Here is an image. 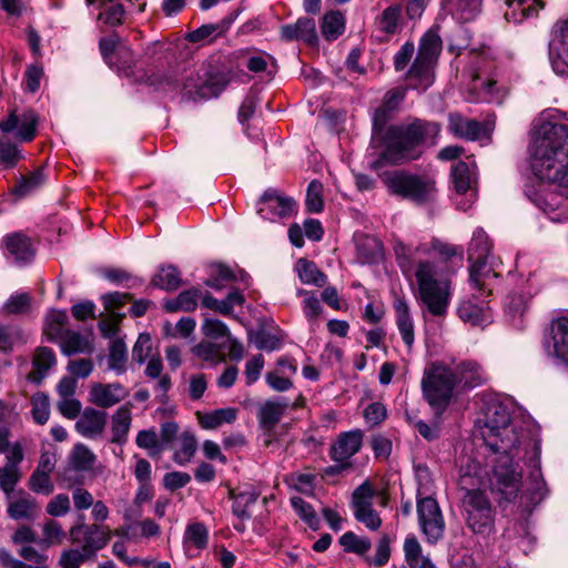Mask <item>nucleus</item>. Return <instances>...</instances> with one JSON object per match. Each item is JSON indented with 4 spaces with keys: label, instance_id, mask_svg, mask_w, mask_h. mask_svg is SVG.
<instances>
[{
    "label": "nucleus",
    "instance_id": "1",
    "mask_svg": "<svg viewBox=\"0 0 568 568\" xmlns=\"http://www.w3.org/2000/svg\"><path fill=\"white\" fill-rule=\"evenodd\" d=\"M481 436L497 455L494 459L490 486L504 500H514L521 487L524 462L530 469L535 489L544 484L540 471V440L511 418L509 407L496 399L485 404Z\"/></svg>",
    "mask_w": 568,
    "mask_h": 568
},
{
    "label": "nucleus",
    "instance_id": "2",
    "mask_svg": "<svg viewBox=\"0 0 568 568\" xmlns=\"http://www.w3.org/2000/svg\"><path fill=\"white\" fill-rule=\"evenodd\" d=\"M394 111L378 106L373 115L372 141L379 140L383 151L371 163L379 171L386 165H400L422 156L424 148L434 146L442 130L439 123L414 118L410 121L390 124Z\"/></svg>",
    "mask_w": 568,
    "mask_h": 568
},
{
    "label": "nucleus",
    "instance_id": "3",
    "mask_svg": "<svg viewBox=\"0 0 568 568\" xmlns=\"http://www.w3.org/2000/svg\"><path fill=\"white\" fill-rule=\"evenodd\" d=\"M531 169L568 197V125L540 118L531 145Z\"/></svg>",
    "mask_w": 568,
    "mask_h": 568
},
{
    "label": "nucleus",
    "instance_id": "4",
    "mask_svg": "<svg viewBox=\"0 0 568 568\" xmlns=\"http://www.w3.org/2000/svg\"><path fill=\"white\" fill-rule=\"evenodd\" d=\"M405 276H414L418 298L427 311L433 316L445 317L452 298L450 280L439 271L437 264L415 257L413 270Z\"/></svg>",
    "mask_w": 568,
    "mask_h": 568
},
{
    "label": "nucleus",
    "instance_id": "5",
    "mask_svg": "<svg viewBox=\"0 0 568 568\" xmlns=\"http://www.w3.org/2000/svg\"><path fill=\"white\" fill-rule=\"evenodd\" d=\"M405 276H414L418 298L427 311L433 316L445 317L452 298L450 280L439 271L437 264L415 257L413 270Z\"/></svg>",
    "mask_w": 568,
    "mask_h": 568
},
{
    "label": "nucleus",
    "instance_id": "6",
    "mask_svg": "<svg viewBox=\"0 0 568 568\" xmlns=\"http://www.w3.org/2000/svg\"><path fill=\"white\" fill-rule=\"evenodd\" d=\"M382 180L390 194L409 200L416 205H427L436 201V181L428 175L397 170L383 174Z\"/></svg>",
    "mask_w": 568,
    "mask_h": 568
},
{
    "label": "nucleus",
    "instance_id": "7",
    "mask_svg": "<svg viewBox=\"0 0 568 568\" xmlns=\"http://www.w3.org/2000/svg\"><path fill=\"white\" fill-rule=\"evenodd\" d=\"M456 385L457 379L453 369L440 363H433L424 371L422 379L423 395L436 412L446 409Z\"/></svg>",
    "mask_w": 568,
    "mask_h": 568
},
{
    "label": "nucleus",
    "instance_id": "8",
    "mask_svg": "<svg viewBox=\"0 0 568 568\" xmlns=\"http://www.w3.org/2000/svg\"><path fill=\"white\" fill-rule=\"evenodd\" d=\"M468 528L487 537L495 531V510L487 494L479 489L467 490L463 499Z\"/></svg>",
    "mask_w": 568,
    "mask_h": 568
},
{
    "label": "nucleus",
    "instance_id": "9",
    "mask_svg": "<svg viewBox=\"0 0 568 568\" xmlns=\"http://www.w3.org/2000/svg\"><path fill=\"white\" fill-rule=\"evenodd\" d=\"M396 262L404 275L413 270V260L415 257L430 256L432 252L437 253L444 261H449L457 254H463V248L433 239L429 243H419L416 246H409L404 243H397L394 246Z\"/></svg>",
    "mask_w": 568,
    "mask_h": 568
},
{
    "label": "nucleus",
    "instance_id": "10",
    "mask_svg": "<svg viewBox=\"0 0 568 568\" xmlns=\"http://www.w3.org/2000/svg\"><path fill=\"white\" fill-rule=\"evenodd\" d=\"M203 79L199 73L186 77L181 93L189 100L210 99L217 97L230 83L231 78L225 72L209 73L204 71Z\"/></svg>",
    "mask_w": 568,
    "mask_h": 568
},
{
    "label": "nucleus",
    "instance_id": "11",
    "mask_svg": "<svg viewBox=\"0 0 568 568\" xmlns=\"http://www.w3.org/2000/svg\"><path fill=\"white\" fill-rule=\"evenodd\" d=\"M418 525L428 544H436L445 534L446 524L437 500L433 497L417 499Z\"/></svg>",
    "mask_w": 568,
    "mask_h": 568
},
{
    "label": "nucleus",
    "instance_id": "12",
    "mask_svg": "<svg viewBox=\"0 0 568 568\" xmlns=\"http://www.w3.org/2000/svg\"><path fill=\"white\" fill-rule=\"evenodd\" d=\"M374 496L375 489L368 480H365L354 489L351 501L355 519L371 531L378 530L383 524L379 514L373 507Z\"/></svg>",
    "mask_w": 568,
    "mask_h": 568
},
{
    "label": "nucleus",
    "instance_id": "13",
    "mask_svg": "<svg viewBox=\"0 0 568 568\" xmlns=\"http://www.w3.org/2000/svg\"><path fill=\"white\" fill-rule=\"evenodd\" d=\"M70 537L73 542H80L81 548L93 559L110 541L111 530L108 526L81 524L71 528Z\"/></svg>",
    "mask_w": 568,
    "mask_h": 568
},
{
    "label": "nucleus",
    "instance_id": "14",
    "mask_svg": "<svg viewBox=\"0 0 568 568\" xmlns=\"http://www.w3.org/2000/svg\"><path fill=\"white\" fill-rule=\"evenodd\" d=\"M38 123L39 118L33 110L27 109L21 112L14 110L0 122V130L3 133L17 131L16 136L21 142H30L37 134Z\"/></svg>",
    "mask_w": 568,
    "mask_h": 568
},
{
    "label": "nucleus",
    "instance_id": "15",
    "mask_svg": "<svg viewBox=\"0 0 568 568\" xmlns=\"http://www.w3.org/2000/svg\"><path fill=\"white\" fill-rule=\"evenodd\" d=\"M496 265V260L469 262V283L477 300L484 301L493 294V282L499 276L495 272Z\"/></svg>",
    "mask_w": 568,
    "mask_h": 568
},
{
    "label": "nucleus",
    "instance_id": "16",
    "mask_svg": "<svg viewBox=\"0 0 568 568\" xmlns=\"http://www.w3.org/2000/svg\"><path fill=\"white\" fill-rule=\"evenodd\" d=\"M0 247L4 250L7 258L21 266L31 263L36 254L31 239L23 232L6 234Z\"/></svg>",
    "mask_w": 568,
    "mask_h": 568
},
{
    "label": "nucleus",
    "instance_id": "17",
    "mask_svg": "<svg viewBox=\"0 0 568 568\" xmlns=\"http://www.w3.org/2000/svg\"><path fill=\"white\" fill-rule=\"evenodd\" d=\"M295 209V202L291 197L282 196L277 190L267 189L260 199L257 213L267 220L290 216Z\"/></svg>",
    "mask_w": 568,
    "mask_h": 568
},
{
    "label": "nucleus",
    "instance_id": "18",
    "mask_svg": "<svg viewBox=\"0 0 568 568\" xmlns=\"http://www.w3.org/2000/svg\"><path fill=\"white\" fill-rule=\"evenodd\" d=\"M363 438L364 434L361 429L341 433L329 448L328 455L331 459L333 462L352 463L351 458L363 446Z\"/></svg>",
    "mask_w": 568,
    "mask_h": 568
},
{
    "label": "nucleus",
    "instance_id": "19",
    "mask_svg": "<svg viewBox=\"0 0 568 568\" xmlns=\"http://www.w3.org/2000/svg\"><path fill=\"white\" fill-rule=\"evenodd\" d=\"M128 395L129 390L120 383H93L89 389V402L101 408H110Z\"/></svg>",
    "mask_w": 568,
    "mask_h": 568
},
{
    "label": "nucleus",
    "instance_id": "20",
    "mask_svg": "<svg viewBox=\"0 0 568 568\" xmlns=\"http://www.w3.org/2000/svg\"><path fill=\"white\" fill-rule=\"evenodd\" d=\"M7 499V514L14 520H30L36 518L40 513V507L37 500L24 490H19L16 496L11 495V498Z\"/></svg>",
    "mask_w": 568,
    "mask_h": 568
},
{
    "label": "nucleus",
    "instance_id": "21",
    "mask_svg": "<svg viewBox=\"0 0 568 568\" xmlns=\"http://www.w3.org/2000/svg\"><path fill=\"white\" fill-rule=\"evenodd\" d=\"M290 403L285 397L267 399L258 406L257 419L262 429L271 432L282 419Z\"/></svg>",
    "mask_w": 568,
    "mask_h": 568
},
{
    "label": "nucleus",
    "instance_id": "22",
    "mask_svg": "<svg viewBox=\"0 0 568 568\" xmlns=\"http://www.w3.org/2000/svg\"><path fill=\"white\" fill-rule=\"evenodd\" d=\"M448 130L455 138L476 141L484 134L485 126L477 120L455 112L448 114Z\"/></svg>",
    "mask_w": 568,
    "mask_h": 568
},
{
    "label": "nucleus",
    "instance_id": "23",
    "mask_svg": "<svg viewBox=\"0 0 568 568\" xmlns=\"http://www.w3.org/2000/svg\"><path fill=\"white\" fill-rule=\"evenodd\" d=\"M551 351L550 354L568 367V317L562 316L551 322Z\"/></svg>",
    "mask_w": 568,
    "mask_h": 568
},
{
    "label": "nucleus",
    "instance_id": "24",
    "mask_svg": "<svg viewBox=\"0 0 568 568\" xmlns=\"http://www.w3.org/2000/svg\"><path fill=\"white\" fill-rule=\"evenodd\" d=\"M457 384L463 385L465 388H475L484 385L488 381V375L477 362L464 361L456 365L453 371Z\"/></svg>",
    "mask_w": 568,
    "mask_h": 568
},
{
    "label": "nucleus",
    "instance_id": "25",
    "mask_svg": "<svg viewBox=\"0 0 568 568\" xmlns=\"http://www.w3.org/2000/svg\"><path fill=\"white\" fill-rule=\"evenodd\" d=\"M507 10L505 19L514 23H520L527 18L537 17L539 10L545 8L542 0H505Z\"/></svg>",
    "mask_w": 568,
    "mask_h": 568
},
{
    "label": "nucleus",
    "instance_id": "26",
    "mask_svg": "<svg viewBox=\"0 0 568 568\" xmlns=\"http://www.w3.org/2000/svg\"><path fill=\"white\" fill-rule=\"evenodd\" d=\"M436 63L437 62L416 55L407 73V79L415 89L425 91L433 84Z\"/></svg>",
    "mask_w": 568,
    "mask_h": 568
},
{
    "label": "nucleus",
    "instance_id": "27",
    "mask_svg": "<svg viewBox=\"0 0 568 568\" xmlns=\"http://www.w3.org/2000/svg\"><path fill=\"white\" fill-rule=\"evenodd\" d=\"M106 422V413L94 408H85L75 423V429L84 437H97L102 434Z\"/></svg>",
    "mask_w": 568,
    "mask_h": 568
},
{
    "label": "nucleus",
    "instance_id": "28",
    "mask_svg": "<svg viewBox=\"0 0 568 568\" xmlns=\"http://www.w3.org/2000/svg\"><path fill=\"white\" fill-rule=\"evenodd\" d=\"M209 530L202 523H191L186 526L183 536V548L185 552L193 557L194 551L203 550L209 545Z\"/></svg>",
    "mask_w": 568,
    "mask_h": 568
},
{
    "label": "nucleus",
    "instance_id": "29",
    "mask_svg": "<svg viewBox=\"0 0 568 568\" xmlns=\"http://www.w3.org/2000/svg\"><path fill=\"white\" fill-rule=\"evenodd\" d=\"M396 325L405 345L410 348L415 341L414 322L409 313V306L404 298L394 302Z\"/></svg>",
    "mask_w": 568,
    "mask_h": 568
},
{
    "label": "nucleus",
    "instance_id": "30",
    "mask_svg": "<svg viewBox=\"0 0 568 568\" xmlns=\"http://www.w3.org/2000/svg\"><path fill=\"white\" fill-rule=\"evenodd\" d=\"M132 403H125L121 407H119L114 414L112 415V443L124 444L128 439V433L130 430L131 422H132Z\"/></svg>",
    "mask_w": 568,
    "mask_h": 568
},
{
    "label": "nucleus",
    "instance_id": "31",
    "mask_svg": "<svg viewBox=\"0 0 568 568\" xmlns=\"http://www.w3.org/2000/svg\"><path fill=\"white\" fill-rule=\"evenodd\" d=\"M59 345L61 352L67 356L75 354H92L94 349L93 344L88 336L72 329L64 333Z\"/></svg>",
    "mask_w": 568,
    "mask_h": 568
},
{
    "label": "nucleus",
    "instance_id": "32",
    "mask_svg": "<svg viewBox=\"0 0 568 568\" xmlns=\"http://www.w3.org/2000/svg\"><path fill=\"white\" fill-rule=\"evenodd\" d=\"M491 250L493 244L488 235L483 229H477L468 245V262L495 260Z\"/></svg>",
    "mask_w": 568,
    "mask_h": 568
},
{
    "label": "nucleus",
    "instance_id": "33",
    "mask_svg": "<svg viewBox=\"0 0 568 568\" xmlns=\"http://www.w3.org/2000/svg\"><path fill=\"white\" fill-rule=\"evenodd\" d=\"M356 256L362 264H374L383 258V244L375 236H363L356 244Z\"/></svg>",
    "mask_w": 568,
    "mask_h": 568
},
{
    "label": "nucleus",
    "instance_id": "34",
    "mask_svg": "<svg viewBox=\"0 0 568 568\" xmlns=\"http://www.w3.org/2000/svg\"><path fill=\"white\" fill-rule=\"evenodd\" d=\"M55 355L51 348L38 347L33 356V371L29 374V379L41 383L48 371L55 365Z\"/></svg>",
    "mask_w": 568,
    "mask_h": 568
},
{
    "label": "nucleus",
    "instance_id": "35",
    "mask_svg": "<svg viewBox=\"0 0 568 568\" xmlns=\"http://www.w3.org/2000/svg\"><path fill=\"white\" fill-rule=\"evenodd\" d=\"M402 21V6L400 4H392L383 10V12L375 18V24L377 26L378 31L387 34L394 36L400 29Z\"/></svg>",
    "mask_w": 568,
    "mask_h": 568
},
{
    "label": "nucleus",
    "instance_id": "36",
    "mask_svg": "<svg viewBox=\"0 0 568 568\" xmlns=\"http://www.w3.org/2000/svg\"><path fill=\"white\" fill-rule=\"evenodd\" d=\"M202 297L201 290L192 287L181 292L175 298L166 301L164 308L168 312H193L197 306L199 298L202 300Z\"/></svg>",
    "mask_w": 568,
    "mask_h": 568
},
{
    "label": "nucleus",
    "instance_id": "37",
    "mask_svg": "<svg viewBox=\"0 0 568 568\" xmlns=\"http://www.w3.org/2000/svg\"><path fill=\"white\" fill-rule=\"evenodd\" d=\"M237 410L233 407L219 408L205 414L197 413L199 423L205 429H214L236 419Z\"/></svg>",
    "mask_w": 568,
    "mask_h": 568
},
{
    "label": "nucleus",
    "instance_id": "38",
    "mask_svg": "<svg viewBox=\"0 0 568 568\" xmlns=\"http://www.w3.org/2000/svg\"><path fill=\"white\" fill-rule=\"evenodd\" d=\"M458 316L465 322L474 326L483 325L490 321V312L488 307H481L471 301H464L458 306Z\"/></svg>",
    "mask_w": 568,
    "mask_h": 568
},
{
    "label": "nucleus",
    "instance_id": "39",
    "mask_svg": "<svg viewBox=\"0 0 568 568\" xmlns=\"http://www.w3.org/2000/svg\"><path fill=\"white\" fill-rule=\"evenodd\" d=\"M68 314L65 311L53 310L45 317L44 333L50 341L60 342L64 333L69 331L65 328L68 323Z\"/></svg>",
    "mask_w": 568,
    "mask_h": 568
},
{
    "label": "nucleus",
    "instance_id": "40",
    "mask_svg": "<svg viewBox=\"0 0 568 568\" xmlns=\"http://www.w3.org/2000/svg\"><path fill=\"white\" fill-rule=\"evenodd\" d=\"M197 450V440L193 433L183 432L179 437V447L173 453V460L180 466L191 462Z\"/></svg>",
    "mask_w": 568,
    "mask_h": 568
},
{
    "label": "nucleus",
    "instance_id": "41",
    "mask_svg": "<svg viewBox=\"0 0 568 568\" xmlns=\"http://www.w3.org/2000/svg\"><path fill=\"white\" fill-rule=\"evenodd\" d=\"M321 30L326 40L333 41L345 31V17L341 11H328L322 19Z\"/></svg>",
    "mask_w": 568,
    "mask_h": 568
},
{
    "label": "nucleus",
    "instance_id": "42",
    "mask_svg": "<svg viewBox=\"0 0 568 568\" xmlns=\"http://www.w3.org/2000/svg\"><path fill=\"white\" fill-rule=\"evenodd\" d=\"M181 272L174 265L161 266L151 284L165 291H174L181 285Z\"/></svg>",
    "mask_w": 568,
    "mask_h": 568
},
{
    "label": "nucleus",
    "instance_id": "43",
    "mask_svg": "<svg viewBox=\"0 0 568 568\" xmlns=\"http://www.w3.org/2000/svg\"><path fill=\"white\" fill-rule=\"evenodd\" d=\"M443 47L437 31L430 29L420 39L417 55L437 62Z\"/></svg>",
    "mask_w": 568,
    "mask_h": 568
},
{
    "label": "nucleus",
    "instance_id": "44",
    "mask_svg": "<svg viewBox=\"0 0 568 568\" xmlns=\"http://www.w3.org/2000/svg\"><path fill=\"white\" fill-rule=\"evenodd\" d=\"M45 182V175L42 169H37L30 174L22 176L17 185L12 189V193L19 197H26L40 189Z\"/></svg>",
    "mask_w": 568,
    "mask_h": 568
},
{
    "label": "nucleus",
    "instance_id": "45",
    "mask_svg": "<svg viewBox=\"0 0 568 568\" xmlns=\"http://www.w3.org/2000/svg\"><path fill=\"white\" fill-rule=\"evenodd\" d=\"M300 280L304 284L322 287L327 281V276L318 270L314 262L306 258H300L296 264Z\"/></svg>",
    "mask_w": 568,
    "mask_h": 568
},
{
    "label": "nucleus",
    "instance_id": "46",
    "mask_svg": "<svg viewBox=\"0 0 568 568\" xmlns=\"http://www.w3.org/2000/svg\"><path fill=\"white\" fill-rule=\"evenodd\" d=\"M528 308V298L524 294H510L505 301V312L513 325L521 327V322Z\"/></svg>",
    "mask_w": 568,
    "mask_h": 568
},
{
    "label": "nucleus",
    "instance_id": "47",
    "mask_svg": "<svg viewBox=\"0 0 568 568\" xmlns=\"http://www.w3.org/2000/svg\"><path fill=\"white\" fill-rule=\"evenodd\" d=\"M473 175L470 165L464 161H458L452 166V179L458 194H465L471 189L474 183Z\"/></svg>",
    "mask_w": 568,
    "mask_h": 568
},
{
    "label": "nucleus",
    "instance_id": "48",
    "mask_svg": "<svg viewBox=\"0 0 568 568\" xmlns=\"http://www.w3.org/2000/svg\"><path fill=\"white\" fill-rule=\"evenodd\" d=\"M32 296L28 292H16L9 296L2 306L6 315H26L30 312Z\"/></svg>",
    "mask_w": 568,
    "mask_h": 568
},
{
    "label": "nucleus",
    "instance_id": "49",
    "mask_svg": "<svg viewBox=\"0 0 568 568\" xmlns=\"http://www.w3.org/2000/svg\"><path fill=\"white\" fill-rule=\"evenodd\" d=\"M339 545L346 552L357 556H365L372 547V542L367 537H359L353 531H346L339 537Z\"/></svg>",
    "mask_w": 568,
    "mask_h": 568
},
{
    "label": "nucleus",
    "instance_id": "50",
    "mask_svg": "<svg viewBox=\"0 0 568 568\" xmlns=\"http://www.w3.org/2000/svg\"><path fill=\"white\" fill-rule=\"evenodd\" d=\"M126 363V346L123 341L114 339L110 346V353L108 357V366L116 374H123L125 372Z\"/></svg>",
    "mask_w": 568,
    "mask_h": 568
},
{
    "label": "nucleus",
    "instance_id": "51",
    "mask_svg": "<svg viewBox=\"0 0 568 568\" xmlns=\"http://www.w3.org/2000/svg\"><path fill=\"white\" fill-rule=\"evenodd\" d=\"M70 459L74 469L87 471L93 467L95 455L85 445L78 444L74 446Z\"/></svg>",
    "mask_w": 568,
    "mask_h": 568
},
{
    "label": "nucleus",
    "instance_id": "52",
    "mask_svg": "<svg viewBox=\"0 0 568 568\" xmlns=\"http://www.w3.org/2000/svg\"><path fill=\"white\" fill-rule=\"evenodd\" d=\"M135 444L143 449L149 450L151 457H159L163 450L159 436L154 429H143L138 433Z\"/></svg>",
    "mask_w": 568,
    "mask_h": 568
},
{
    "label": "nucleus",
    "instance_id": "53",
    "mask_svg": "<svg viewBox=\"0 0 568 568\" xmlns=\"http://www.w3.org/2000/svg\"><path fill=\"white\" fill-rule=\"evenodd\" d=\"M405 560L409 568L430 561L429 557L422 554V547L416 537H407L404 541Z\"/></svg>",
    "mask_w": 568,
    "mask_h": 568
},
{
    "label": "nucleus",
    "instance_id": "54",
    "mask_svg": "<svg viewBox=\"0 0 568 568\" xmlns=\"http://www.w3.org/2000/svg\"><path fill=\"white\" fill-rule=\"evenodd\" d=\"M221 349V345L202 342L193 347V354L205 362L216 365L225 361V356L222 354Z\"/></svg>",
    "mask_w": 568,
    "mask_h": 568
},
{
    "label": "nucleus",
    "instance_id": "55",
    "mask_svg": "<svg viewBox=\"0 0 568 568\" xmlns=\"http://www.w3.org/2000/svg\"><path fill=\"white\" fill-rule=\"evenodd\" d=\"M291 504L302 520H304L313 529L318 528L320 519L311 504L305 501L302 497H292Z\"/></svg>",
    "mask_w": 568,
    "mask_h": 568
},
{
    "label": "nucleus",
    "instance_id": "56",
    "mask_svg": "<svg viewBox=\"0 0 568 568\" xmlns=\"http://www.w3.org/2000/svg\"><path fill=\"white\" fill-rule=\"evenodd\" d=\"M21 478L22 471L20 468H11V466L0 467V489L4 493L6 498H11V495Z\"/></svg>",
    "mask_w": 568,
    "mask_h": 568
},
{
    "label": "nucleus",
    "instance_id": "57",
    "mask_svg": "<svg viewBox=\"0 0 568 568\" xmlns=\"http://www.w3.org/2000/svg\"><path fill=\"white\" fill-rule=\"evenodd\" d=\"M114 61L115 63H113L112 69H115L125 77H130L133 73L135 59L132 50L126 44L120 45Z\"/></svg>",
    "mask_w": 568,
    "mask_h": 568
},
{
    "label": "nucleus",
    "instance_id": "58",
    "mask_svg": "<svg viewBox=\"0 0 568 568\" xmlns=\"http://www.w3.org/2000/svg\"><path fill=\"white\" fill-rule=\"evenodd\" d=\"M450 10L462 16L464 20H471L480 11L481 0H444Z\"/></svg>",
    "mask_w": 568,
    "mask_h": 568
},
{
    "label": "nucleus",
    "instance_id": "59",
    "mask_svg": "<svg viewBox=\"0 0 568 568\" xmlns=\"http://www.w3.org/2000/svg\"><path fill=\"white\" fill-rule=\"evenodd\" d=\"M21 159L22 153L17 144L4 139H0V165L2 168H13Z\"/></svg>",
    "mask_w": 568,
    "mask_h": 568
},
{
    "label": "nucleus",
    "instance_id": "60",
    "mask_svg": "<svg viewBox=\"0 0 568 568\" xmlns=\"http://www.w3.org/2000/svg\"><path fill=\"white\" fill-rule=\"evenodd\" d=\"M28 487L36 494L49 496L54 490V485L51 480V476L40 470H33L28 480Z\"/></svg>",
    "mask_w": 568,
    "mask_h": 568
},
{
    "label": "nucleus",
    "instance_id": "61",
    "mask_svg": "<svg viewBox=\"0 0 568 568\" xmlns=\"http://www.w3.org/2000/svg\"><path fill=\"white\" fill-rule=\"evenodd\" d=\"M323 185L320 181L313 180L308 186L306 192V209L311 213H320L324 209L323 202Z\"/></svg>",
    "mask_w": 568,
    "mask_h": 568
},
{
    "label": "nucleus",
    "instance_id": "62",
    "mask_svg": "<svg viewBox=\"0 0 568 568\" xmlns=\"http://www.w3.org/2000/svg\"><path fill=\"white\" fill-rule=\"evenodd\" d=\"M31 404V414L33 420L40 425L45 424L50 416V405L48 396L43 393H38L32 396Z\"/></svg>",
    "mask_w": 568,
    "mask_h": 568
},
{
    "label": "nucleus",
    "instance_id": "63",
    "mask_svg": "<svg viewBox=\"0 0 568 568\" xmlns=\"http://www.w3.org/2000/svg\"><path fill=\"white\" fill-rule=\"evenodd\" d=\"M120 45H123V42L118 34L102 38L99 41L101 55L103 60L110 65V68H113V63H115L114 58Z\"/></svg>",
    "mask_w": 568,
    "mask_h": 568
},
{
    "label": "nucleus",
    "instance_id": "64",
    "mask_svg": "<svg viewBox=\"0 0 568 568\" xmlns=\"http://www.w3.org/2000/svg\"><path fill=\"white\" fill-rule=\"evenodd\" d=\"M92 559L82 548L81 549H69L62 552L59 560L61 568H80V566Z\"/></svg>",
    "mask_w": 568,
    "mask_h": 568
}]
</instances>
